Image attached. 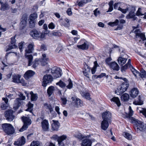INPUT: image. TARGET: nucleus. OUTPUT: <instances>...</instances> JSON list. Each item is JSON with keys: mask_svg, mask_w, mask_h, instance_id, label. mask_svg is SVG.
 <instances>
[{"mask_svg": "<svg viewBox=\"0 0 146 146\" xmlns=\"http://www.w3.org/2000/svg\"><path fill=\"white\" fill-rule=\"evenodd\" d=\"M2 127L4 131L7 135H11L15 133L14 127L11 124L5 123L2 124Z\"/></svg>", "mask_w": 146, "mask_h": 146, "instance_id": "f257e3e1", "label": "nucleus"}, {"mask_svg": "<svg viewBox=\"0 0 146 146\" xmlns=\"http://www.w3.org/2000/svg\"><path fill=\"white\" fill-rule=\"evenodd\" d=\"M25 56L28 59V65L29 66H31L32 64V67L33 68L35 69L38 65L40 64V60L39 59H36L33 62L32 60L33 59V56L32 55H25Z\"/></svg>", "mask_w": 146, "mask_h": 146, "instance_id": "f03ea898", "label": "nucleus"}, {"mask_svg": "<svg viewBox=\"0 0 146 146\" xmlns=\"http://www.w3.org/2000/svg\"><path fill=\"white\" fill-rule=\"evenodd\" d=\"M129 84L127 82H123L115 91V93L121 95L125 92L129 87Z\"/></svg>", "mask_w": 146, "mask_h": 146, "instance_id": "7ed1b4c3", "label": "nucleus"}, {"mask_svg": "<svg viewBox=\"0 0 146 146\" xmlns=\"http://www.w3.org/2000/svg\"><path fill=\"white\" fill-rule=\"evenodd\" d=\"M61 72L62 70L59 68L54 67L51 69V73L54 79L60 77L62 75Z\"/></svg>", "mask_w": 146, "mask_h": 146, "instance_id": "20e7f679", "label": "nucleus"}, {"mask_svg": "<svg viewBox=\"0 0 146 146\" xmlns=\"http://www.w3.org/2000/svg\"><path fill=\"white\" fill-rule=\"evenodd\" d=\"M30 34L35 39H41L44 37V35L43 34L35 30L32 31L30 32Z\"/></svg>", "mask_w": 146, "mask_h": 146, "instance_id": "39448f33", "label": "nucleus"}, {"mask_svg": "<svg viewBox=\"0 0 146 146\" xmlns=\"http://www.w3.org/2000/svg\"><path fill=\"white\" fill-rule=\"evenodd\" d=\"M5 117L6 120L8 121H11L15 118V116L13 115V111L11 110H8L4 112Z\"/></svg>", "mask_w": 146, "mask_h": 146, "instance_id": "423d86ee", "label": "nucleus"}, {"mask_svg": "<svg viewBox=\"0 0 146 146\" xmlns=\"http://www.w3.org/2000/svg\"><path fill=\"white\" fill-rule=\"evenodd\" d=\"M53 78L50 74H46L43 78L42 85L44 86H46L47 84L51 83L53 80Z\"/></svg>", "mask_w": 146, "mask_h": 146, "instance_id": "0eeeda50", "label": "nucleus"}, {"mask_svg": "<svg viewBox=\"0 0 146 146\" xmlns=\"http://www.w3.org/2000/svg\"><path fill=\"white\" fill-rule=\"evenodd\" d=\"M134 32L135 34V38L136 40L140 42L141 40L143 41L146 40V38L144 34L143 33H141L139 29H136Z\"/></svg>", "mask_w": 146, "mask_h": 146, "instance_id": "6e6552de", "label": "nucleus"}, {"mask_svg": "<svg viewBox=\"0 0 146 146\" xmlns=\"http://www.w3.org/2000/svg\"><path fill=\"white\" fill-rule=\"evenodd\" d=\"M27 19L28 16L26 14H24L23 15L20 24L21 29H23L26 26Z\"/></svg>", "mask_w": 146, "mask_h": 146, "instance_id": "1a4fd4ad", "label": "nucleus"}, {"mask_svg": "<svg viewBox=\"0 0 146 146\" xmlns=\"http://www.w3.org/2000/svg\"><path fill=\"white\" fill-rule=\"evenodd\" d=\"M124 51V50H122V53H121V57H119L118 59V63L121 65L124 64L126 62L128 58V56L127 54L123 55L122 54L123 52L124 53V52H123Z\"/></svg>", "mask_w": 146, "mask_h": 146, "instance_id": "9d476101", "label": "nucleus"}, {"mask_svg": "<svg viewBox=\"0 0 146 146\" xmlns=\"http://www.w3.org/2000/svg\"><path fill=\"white\" fill-rule=\"evenodd\" d=\"M42 130L44 131H48L49 129V125L48 121L46 119L42 121L41 122Z\"/></svg>", "mask_w": 146, "mask_h": 146, "instance_id": "9b49d317", "label": "nucleus"}, {"mask_svg": "<svg viewBox=\"0 0 146 146\" xmlns=\"http://www.w3.org/2000/svg\"><path fill=\"white\" fill-rule=\"evenodd\" d=\"M16 42L15 36H14L12 37L11 39V44L9 45V48L6 51L13 48H17V46L16 44Z\"/></svg>", "mask_w": 146, "mask_h": 146, "instance_id": "f8f14e48", "label": "nucleus"}, {"mask_svg": "<svg viewBox=\"0 0 146 146\" xmlns=\"http://www.w3.org/2000/svg\"><path fill=\"white\" fill-rule=\"evenodd\" d=\"M90 137L89 136L85 137V138L82 141L81 146H91L92 142L91 139H89Z\"/></svg>", "mask_w": 146, "mask_h": 146, "instance_id": "ddd939ff", "label": "nucleus"}, {"mask_svg": "<svg viewBox=\"0 0 146 146\" xmlns=\"http://www.w3.org/2000/svg\"><path fill=\"white\" fill-rule=\"evenodd\" d=\"M25 139L24 136H23L19 138L17 141L15 142L14 144L17 146H22L25 144Z\"/></svg>", "mask_w": 146, "mask_h": 146, "instance_id": "4468645a", "label": "nucleus"}, {"mask_svg": "<svg viewBox=\"0 0 146 146\" xmlns=\"http://www.w3.org/2000/svg\"><path fill=\"white\" fill-rule=\"evenodd\" d=\"M136 128L137 129L140 131H145L146 128V124H144L143 123L139 121L136 125Z\"/></svg>", "mask_w": 146, "mask_h": 146, "instance_id": "2eb2a0df", "label": "nucleus"}, {"mask_svg": "<svg viewBox=\"0 0 146 146\" xmlns=\"http://www.w3.org/2000/svg\"><path fill=\"white\" fill-rule=\"evenodd\" d=\"M120 3H115L114 5V8L115 9H117L118 10L121 11L123 13H125L128 10V9H122L120 7Z\"/></svg>", "mask_w": 146, "mask_h": 146, "instance_id": "dca6fc26", "label": "nucleus"}, {"mask_svg": "<svg viewBox=\"0 0 146 146\" xmlns=\"http://www.w3.org/2000/svg\"><path fill=\"white\" fill-rule=\"evenodd\" d=\"M111 113L109 111H106L103 113L102 114V117L103 120L109 121L111 117Z\"/></svg>", "mask_w": 146, "mask_h": 146, "instance_id": "f3484780", "label": "nucleus"}, {"mask_svg": "<svg viewBox=\"0 0 146 146\" xmlns=\"http://www.w3.org/2000/svg\"><path fill=\"white\" fill-rule=\"evenodd\" d=\"M67 136L66 135H63L60 137H57V141H58L59 146H64L63 141L66 139Z\"/></svg>", "mask_w": 146, "mask_h": 146, "instance_id": "a211bd4d", "label": "nucleus"}, {"mask_svg": "<svg viewBox=\"0 0 146 146\" xmlns=\"http://www.w3.org/2000/svg\"><path fill=\"white\" fill-rule=\"evenodd\" d=\"M35 74V72L31 70L27 71L24 75V77L26 80L29 79Z\"/></svg>", "mask_w": 146, "mask_h": 146, "instance_id": "6ab92c4d", "label": "nucleus"}, {"mask_svg": "<svg viewBox=\"0 0 146 146\" xmlns=\"http://www.w3.org/2000/svg\"><path fill=\"white\" fill-rule=\"evenodd\" d=\"M139 91L137 88H134L132 89L131 91L130 96L133 98H135L138 95Z\"/></svg>", "mask_w": 146, "mask_h": 146, "instance_id": "aec40b11", "label": "nucleus"}, {"mask_svg": "<svg viewBox=\"0 0 146 146\" xmlns=\"http://www.w3.org/2000/svg\"><path fill=\"white\" fill-rule=\"evenodd\" d=\"M34 44L33 42L31 43L28 45L27 48L25 50V54L27 55V53H30L32 52L33 50H34Z\"/></svg>", "mask_w": 146, "mask_h": 146, "instance_id": "412c9836", "label": "nucleus"}, {"mask_svg": "<svg viewBox=\"0 0 146 146\" xmlns=\"http://www.w3.org/2000/svg\"><path fill=\"white\" fill-rule=\"evenodd\" d=\"M21 119L24 124L29 126L31 123V120L29 117L23 116L21 117Z\"/></svg>", "mask_w": 146, "mask_h": 146, "instance_id": "4be33fe9", "label": "nucleus"}, {"mask_svg": "<svg viewBox=\"0 0 146 146\" xmlns=\"http://www.w3.org/2000/svg\"><path fill=\"white\" fill-rule=\"evenodd\" d=\"M42 59H40L39 60H40L41 62H40V64L42 66H44L46 64L48 63L47 62L48 60V58H46V55L44 54H42Z\"/></svg>", "mask_w": 146, "mask_h": 146, "instance_id": "5701e85b", "label": "nucleus"}, {"mask_svg": "<svg viewBox=\"0 0 146 146\" xmlns=\"http://www.w3.org/2000/svg\"><path fill=\"white\" fill-rule=\"evenodd\" d=\"M53 123L52 124V129L53 130L57 131L59 126V123L57 121H52Z\"/></svg>", "mask_w": 146, "mask_h": 146, "instance_id": "b1692460", "label": "nucleus"}, {"mask_svg": "<svg viewBox=\"0 0 146 146\" xmlns=\"http://www.w3.org/2000/svg\"><path fill=\"white\" fill-rule=\"evenodd\" d=\"M22 101L20 99L17 98L14 102L13 108L15 110L17 109L21 105Z\"/></svg>", "mask_w": 146, "mask_h": 146, "instance_id": "393cba45", "label": "nucleus"}, {"mask_svg": "<svg viewBox=\"0 0 146 146\" xmlns=\"http://www.w3.org/2000/svg\"><path fill=\"white\" fill-rule=\"evenodd\" d=\"M110 67L114 70L118 71L119 68L117 63L114 62H111L109 66Z\"/></svg>", "mask_w": 146, "mask_h": 146, "instance_id": "a878e982", "label": "nucleus"}, {"mask_svg": "<svg viewBox=\"0 0 146 146\" xmlns=\"http://www.w3.org/2000/svg\"><path fill=\"white\" fill-rule=\"evenodd\" d=\"M108 121L105 120H103L102 121L101 124V127L103 130H106L108 128L109 126Z\"/></svg>", "mask_w": 146, "mask_h": 146, "instance_id": "bb28decb", "label": "nucleus"}, {"mask_svg": "<svg viewBox=\"0 0 146 146\" xmlns=\"http://www.w3.org/2000/svg\"><path fill=\"white\" fill-rule=\"evenodd\" d=\"M133 104L136 105H141L143 104V100L142 97L139 96L138 97V100L135 101Z\"/></svg>", "mask_w": 146, "mask_h": 146, "instance_id": "cd10ccee", "label": "nucleus"}, {"mask_svg": "<svg viewBox=\"0 0 146 146\" xmlns=\"http://www.w3.org/2000/svg\"><path fill=\"white\" fill-rule=\"evenodd\" d=\"M21 76L20 74H14L13 76V81L16 83H19Z\"/></svg>", "mask_w": 146, "mask_h": 146, "instance_id": "c85d7f7f", "label": "nucleus"}, {"mask_svg": "<svg viewBox=\"0 0 146 146\" xmlns=\"http://www.w3.org/2000/svg\"><path fill=\"white\" fill-rule=\"evenodd\" d=\"M77 47L82 50H87L89 47V45L87 41H86L82 45H78Z\"/></svg>", "mask_w": 146, "mask_h": 146, "instance_id": "c756f323", "label": "nucleus"}, {"mask_svg": "<svg viewBox=\"0 0 146 146\" xmlns=\"http://www.w3.org/2000/svg\"><path fill=\"white\" fill-rule=\"evenodd\" d=\"M2 100L4 101L5 104H2L1 106V109L3 110H4L6 109L8 107L7 103L8 101V100L7 98H3Z\"/></svg>", "mask_w": 146, "mask_h": 146, "instance_id": "7c9ffc66", "label": "nucleus"}, {"mask_svg": "<svg viewBox=\"0 0 146 146\" xmlns=\"http://www.w3.org/2000/svg\"><path fill=\"white\" fill-rule=\"evenodd\" d=\"M91 0H81L80 1L78 2V5L80 7H82L85 4L89 2H90Z\"/></svg>", "mask_w": 146, "mask_h": 146, "instance_id": "2f4dec72", "label": "nucleus"}, {"mask_svg": "<svg viewBox=\"0 0 146 146\" xmlns=\"http://www.w3.org/2000/svg\"><path fill=\"white\" fill-rule=\"evenodd\" d=\"M129 96V95L127 93H125L123 94L121 97V99L124 101H126L128 100Z\"/></svg>", "mask_w": 146, "mask_h": 146, "instance_id": "473e14b6", "label": "nucleus"}, {"mask_svg": "<svg viewBox=\"0 0 146 146\" xmlns=\"http://www.w3.org/2000/svg\"><path fill=\"white\" fill-rule=\"evenodd\" d=\"M111 101L115 102L118 106L121 105L119 100L118 97H114L111 99Z\"/></svg>", "mask_w": 146, "mask_h": 146, "instance_id": "72a5a7b5", "label": "nucleus"}, {"mask_svg": "<svg viewBox=\"0 0 146 146\" xmlns=\"http://www.w3.org/2000/svg\"><path fill=\"white\" fill-rule=\"evenodd\" d=\"M54 90V87L53 86H50L48 88L47 90V93L49 96L52 95Z\"/></svg>", "mask_w": 146, "mask_h": 146, "instance_id": "f704fd0d", "label": "nucleus"}, {"mask_svg": "<svg viewBox=\"0 0 146 146\" xmlns=\"http://www.w3.org/2000/svg\"><path fill=\"white\" fill-rule=\"evenodd\" d=\"M37 14L36 13H34L30 15L29 20L35 21V19L37 18Z\"/></svg>", "mask_w": 146, "mask_h": 146, "instance_id": "c9c22d12", "label": "nucleus"}, {"mask_svg": "<svg viewBox=\"0 0 146 146\" xmlns=\"http://www.w3.org/2000/svg\"><path fill=\"white\" fill-rule=\"evenodd\" d=\"M31 95V100L32 101H34L36 100L38 98V96L37 94H34L32 92H30Z\"/></svg>", "mask_w": 146, "mask_h": 146, "instance_id": "e433bc0d", "label": "nucleus"}, {"mask_svg": "<svg viewBox=\"0 0 146 146\" xmlns=\"http://www.w3.org/2000/svg\"><path fill=\"white\" fill-rule=\"evenodd\" d=\"M44 107L45 109L48 110L51 112L53 111V108L51 105L50 104L45 103L44 104Z\"/></svg>", "mask_w": 146, "mask_h": 146, "instance_id": "4c0bfd02", "label": "nucleus"}, {"mask_svg": "<svg viewBox=\"0 0 146 146\" xmlns=\"http://www.w3.org/2000/svg\"><path fill=\"white\" fill-rule=\"evenodd\" d=\"M80 93L82 96L83 97H84L86 99L88 100H90V99L91 98L90 97V95L89 93L81 92Z\"/></svg>", "mask_w": 146, "mask_h": 146, "instance_id": "58836bf2", "label": "nucleus"}, {"mask_svg": "<svg viewBox=\"0 0 146 146\" xmlns=\"http://www.w3.org/2000/svg\"><path fill=\"white\" fill-rule=\"evenodd\" d=\"M90 68L89 67H88L87 69H85V70L83 71V73L84 75L85 76L88 78H89V76L88 73L90 72Z\"/></svg>", "mask_w": 146, "mask_h": 146, "instance_id": "ea45409f", "label": "nucleus"}, {"mask_svg": "<svg viewBox=\"0 0 146 146\" xmlns=\"http://www.w3.org/2000/svg\"><path fill=\"white\" fill-rule=\"evenodd\" d=\"M128 118H129V120L130 122L132 123H135L136 125L139 121L137 119H136L134 118L131 116L129 117Z\"/></svg>", "mask_w": 146, "mask_h": 146, "instance_id": "a19ab883", "label": "nucleus"}, {"mask_svg": "<svg viewBox=\"0 0 146 146\" xmlns=\"http://www.w3.org/2000/svg\"><path fill=\"white\" fill-rule=\"evenodd\" d=\"M130 69L133 74L136 77H137V76L139 75V72L135 69L133 66L130 68Z\"/></svg>", "mask_w": 146, "mask_h": 146, "instance_id": "79ce46f5", "label": "nucleus"}, {"mask_svg": "<svg viewBox=\"0 0 146 146\" xmlns=\"http://www.w3.org/2000/svg\"><path fill=\"white\" fill-rule=\"evenodd\" d=\"M30 146H42V144L39 141H33L31 143Z\"/></svg>", "mask_w": 146, "mask_h": 146, "instance_id": "37998d69", "label": "nucleus"}, {"mask_svg": "<svg viewBox=\"0 0 146 146\" xmlns=\"http://www.w3.org/2000/svg\"><path fill=\"white\" fill-rule=\"evenodd\" d=\"M124 136L129 140H131L132 139V137L130 134L127 132H124L123 134Z\"/></svg>", "mask_w": 146, "mask_h": 146, "instance_id": "c03bdc74", "label": "nucleus"}, {"mask_svg": "<svg viewBox=\"0 0 146 146\" xmlns=\"http://www.w3.org/2000/svg\"><path fill=\"white\" fill-rule=\"evenodd\" d=\"M66 84H68L66 86L68 88L70 89L72 88L73 87V84L70 79H69L66 82Z\"/></svg>", "mask_w": 146, "mask_h": 146, "instance_id": "a18cd8bd", "label": "nucleus"}, {"mask_svg": "<svg viewBox=\"0 0 146 146\" xmlns=\"http://www.w3.org/2000/svg\"><path fill=\"white\" fill-rule=\"evenodd\" d=\"M129 112L128 114H127L126 117H128L132 116L133 114V111L132 110L131 106H129Z\"/></svg>", "mask_w": 146, "mask_h": 146, "instance_id": "49530a36", "label": "nucleus"}, {"mask_svg": "<svg viewBox=\"0 0 146 146\" xmlns=\"http://www.w3.org/2000/svg\"><path fill=\"white\" fill-rule=\"evenodd\" d=\"M33 104H31L30 102H29L28 104V109L26 110V111H29L31 112L33 110Z\"/></svg>", "mask_w": 146, "mask_h": 146, "instance_id": "de8ad7c7", "label": "nucleus"}, {"mask_svg": "<svg viewBox=\"0 0 146 146\" xmlns=\"http://www.w3.org/2000/svg\"><path fill=\"white\" fill-rule=\"evenodd\" d=\"M0 3L1 5V9L4 10H7L8 9L9 7V5H8L6 4H2L3 3L1 1H0Z\"/></svg>", "mask_w": 146, "mask_h": 146, "instance_id": "09e8293b", "label": "nucleus"}, {"mask_svg": "<svg viewBox=\"0 0 146 146\" xmlns=\"http://www.w3.org/2000/svg\"><path fill=\"white\" fill-rule=\"evenodd\" d=\"M113 1H110L109 3V7L108 10V11L107 12H111L113 10Z\"/></svg>", "mask_w": 146, "mask_h": 146, "instance_id": "8fccbe9b", "label": "nucleus"}, {"mask_svg": "<svg viewBox=\"0 0 146 146\" xmlns=\"http://www.w3.org/2000/svg\"><path fill=\"white\" fill-rule=\"evenodd\" d=\"M94 14L96 17L100 16L101 13L98 8H96L94 11Z\"/></svg>", "mask_w": 146, "mask_h": 146, "instance_id": "3c124183", "label": "nucleus"}, {"mask_svg": "<svg viewBox=\"0 0 146 146\" xmlns=\"http://www.w3.org/2000/svg\"><path fill=\"white\" fill-rule=\"evenodd\" d=\"M139 76H140L142 78H146V72L144 70H141V73H139Z\"/></svg>", "mask_w": 146, "mask_h": 146, "instance_id": "603ef678", "label": "nucleus"}, {"mask_svg": "<svg viewBox=\"0 0 146 146\" xmlns=\"http://www.w3.org/2000/svg\"><path fill=\"white\" fill-rule=\"evenodd\" d=\"M75 104L76 106H81L82 104V102L79 98H76L75 101Z\"/></svg>", "mask_w": 146, "mask_h": 146, "instance_id": "864d4df0", "label": "nucleus"}, {"mask_svg": "<svg viewBox=\"0 0 146 146\" xmlns=\"http://www.w3.org/2000/svg\"><path fill=\"white\" fill-rule=\"evenodd\" d=\"M119 22V20L117 19H116L114 22L109 23H108V25L111 27H113L117 25H118Z\"/></svg>", "mask_w": 146, "mask_h": 146, "instance_id": "5fc2aeb1", "label": "nucleus"}, {"mask_svg": "<svg viewBox=\"0 0 146 146\" xmlns=\"http://www.w3.org/2000/svg\"><path fill=\"white\" fill-rule=\"evenodd\" d=\"M29 26L31 28H34L35 26V21L29 20Z\"/></svg>", "mask_w": 146, "mask_h": 146, "instance_id": "6e6d98bb", "label": "nucleus"}, {"mask_svg": "<svg viewBox=\"0 0 146 146\" xmlns=\"http://www.w3.org/2000/svg\"><path fill=\"white\" fill-rule=\"evenodd\" d=\"M24 43V42H21L19 43V48L21 52L23 51V46Z\"/></svg>", "mask_w": 146, "mask_h": 146, "instance_id": "4d7b16f0", "label": "nucleus"}, {"mask_svg": "<svg viewBox=\"0 0 146 146\" xmlns=\"http://www.w3.org/2000/svg\"><path fill=\"white\" fill-rule=\"evenodd\" d=\"M28 127L29 126L24 124L22 127L19 129V131L23 132V131L26 130L28 128Z\"/></svg>", "mask_w": 146, "mask_h": 146, "instance_id": "13d9d810", "label": "nucleus"}, {"mask_svg": "<svg viewBox=\"0 0 146 146\" xmlns=\"http://www.w3.org/2000/svg\"><path fill=\"white\" fill-rule=\"evenodd\" d=\"M139 112L141 113L146 117V109L143 108H141L139 110Z\"/></svg>", "mask_w": 146, "mask_h": 146, "instance_id": "bf43d9fd", "label": "nucleus"}, {"mask_svg": "<svg viewBox=\"0 0 146 146\" xmlns=\"http://www.w3.org/2000/svg\"><path fill=\"white\" fill-rule=\"evenodd\" d=\"M56 84L59 85L61 88H63L66 85V84L61 81H60L59 82L57 83Z\"/></svg>", "mask_w": 146, "mask_h": 146, "instance_id": "052dcab7", "label": "nucleus"}, {"mask_svg": "<svg viewBox=\"0 0 146 146\" xmlns=\"http://www.w3.org/2000/svg\"><path fill=\"white\" fill-rule=\"evenodd\" d=\"M61 99L62 104L64 105H66L67 102V100L66 98L64 97H62L61 98Z\"/></svg>", "mask_w": 146, "mask_h": 146, "instance_id": "680f3d73", "label": "nucleus"}, {"mask_svg": "<svg viewBox=\"0 0 146 146\" xmlns=\"http://www.w3.org/2000/svg\"><path fill=\"white\" fill-rule=\"evenodd\" d=\"M112 59L111 57H108L107 58L106 60V64L109 65L110 66V64L111 62Z\"/></svg>", "mask_w": 146, "mask_h": 146, "instance_id": "e2e57ef3", "label": "nucleus"}, {"mask_svg": "<svg viewBox=\"0 0 146 146\" xmlns=\"http://www.w3.org/2000/svg\"><path fill=\"white\" fill-rule=\"evenodd\" d=\"M136 15L138 16H142L143 15V14L141 13V8H139L136 13Z\"/></svg>", "mask_w": 146, "mask_h": 146, "instance_id": "0e129e2a", "label": "nucleus"}, {"mask_svg": "<svg viewBox=\"0 0 146 146\" xmlns=\"http://www.w3.org/2000/svg\"><path fill=\"white\" fill-rule=\"evenodd\" d=\"M135 16L134 11H131L128 14V17L129 18H133Z\"/></svg>", "mask_w": 146, "mask_h": 146, "instance_id": "69168bd1", "label": "nucleus"}, {"mask_svg": "<svg viewBox=\"0 0 146 146\" xmlns=\"http://www.w3.org/2000/svg\"><path fill=\"white\" fill-rule=\"evenodd\" d=\"M128 67H129V66L127 64H125L124 66H123L121 68V70L122 72H123L126 69H127Z\"/></svg>", "mask_w": 146, "mask_h": 146, "instance_id": "338daca9", "label": "nucleus"}, {"mask_svg": "<svg viewBox=\"0 0 146 146\" xmlns=\"http://www.w3.org/2000/svg\"><path fill=\"white\" fill-rule=\"evenodd\" d=\"M55 27V25L52 22H51L48 25V27L49 29H53Z\"/></svg>", "mask_w": 146, "mask_h": 146, "instance_id": "774afa93", "label": "nucleus"}]
</instances>
